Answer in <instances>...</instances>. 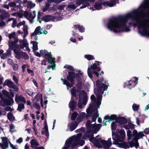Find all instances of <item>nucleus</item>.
<instances>
[{
  "label": "nucleus",
  "instance_id": "nucleus-1",
  "mask_svg": "<svg viewBox=\"0 0 149 149\" xmlns=\"http://www.w3.org/2000/svg\"><path fill=\"white\" fill-rule=\"evenodd\" d=\"M97 88L95 89L94 91L97 97L96 100L95 96L93 95H92L91 97V102L90 104V106L87 110V112L89 115V112L91 111L94 108H98L101 104V101L102 95L103 94L104 91L107 88L109 84L107 81L102 79L98 80L96 81Z\"/></svg>",
  "mask_w": 149,
  "mask_h": 149
},
{
  "label": "nucleus",
  "instance_id": "nucleus-2",
  "mask_svg": "<svg viewBox=\"0 0 149 149\" xmlns=\"http://www.w3.org/2000/svg\"><path fill=\"white\" fill-rule=\"evenodd\" d=\"M17 41L15 42H13L9 43V46L10 48L13 50L15 54V57L18 59H19L22 57V54L23 52L20 51V49H23L25 48V50L29 52L30 49L28 46V43H27V40L24 39L23 40H19V42L20 43V46L15 44V43L17 42Z\"/></svg>",
  "mask_w": 149,
  "mask_h": 149
},
{
  "label": "nucleus",
  "instance_id": "nucleus-3",
  "mask_svg": "<svg viewBox=\"0 0 149 149\" xmlns=\"http://www.w3.org/2000/svg\"><path fill=\"white\" fill-rule=\"evenodd\" d=\"M77 89L75 87H73L70 90L72 97L74 96L75 99H77V95L79 93V98L78 101V106L79 108H81L82 105H85L87 100V97L86 93L83 90L80 91L82 88V85L81 82H79L77 85Z\"/></svg>",
  "mask_w": 149,
  "mask_h": 149
},
{
  "label": "nucleus",
  "instance_id": "nucleus-4",
  "mask_svg": "<svg viewBox=\"0 0 149 149\" xmlns=\"http://www.w3.org/2000/svg\"><path fill=\"white\" fill-rule=\"evenodd\" d=\"M97 109L94 108L91 111L89 112V114H91L90 116L91 115V113L92 111H93V112L94 113V114L92 118L93 121L91 122L90 120H88L86 123V126L88 132H91L96 133L98 131L101 126L100 124L96 125L95 123L96 118L99 116L97 110ZM87 113L88 116H90L88 113Z\"/></svg>",
  "mask_w": 149,
  "mask_h": 149
},
{
  "label": "nucleus",
  "instance_id": "nucleus-5",
  "mask_svg": "<svg viewBox=\"0 0 149 149\" xmlns=\"http://www.w3.org/2000/svg\"><path fill=\"white\" fill-rule=\"evenodd\" d=\"M82 135V134L81 133H79L77 136H73L68 139L66 141L65 145L63 149H67L70 146L72 147L77 146L78 144H79L81 146L83 145L84 143V141L80 139Z\"/></svg>",
  "mask_w": 149,
  "mask_h": 149
},
{
  "label": "nucleus",
  "instance_id": "nucleus-6",
  "mask_svg": "<svg viewBox=\"0 0 149 149\" xmlns=\"http://www.w3.org/2000/svg\"><path fill=\"white\" fill-rule=\"evenodd\" d=\"M75 78H76L77 79L79 80L80 77L77 74H75L73 72H69L68 75L67 77L66 78L70 82V84L66 80L63 79L62 78H61V80L62 81L64 84H65L68 87H71L74 84V79Z\"/></svg>",
  "mask_w": 149,
  "mask_h": 149
},
{
  "label": "nucleus",
  "instance_id": "nucleus-7",
  "mask_svg": "<svg viewBox=\"0 0 149 149\" xmlns=\"http://www.w3.org/2000/svg\"><path fill=\"white\" fill-rule=\"evenodd\" d=\"M40 53L42 56L46 57V58L47 60L49 63L51 64L50 67L46 70L45 72L46 73L47 72H48L47 70L51 68H52V70H53V68L56 65L55 64V59L52 57L51 56V52L48 53L46 50L44 49L40 50Z\"/></svg>",
  "mask_w": 149,
  "mask_h": 149
},
{
  "label": "nucleus",
  "instance_id": "nucleus-8",
  "mask_svg": "<svg viewBox=\"0 0 149 149\" xmlns=\"http://www.w3.org/2000/svg\"><path fill=\"white\" fill-rule=\"evenodd\" d=\"M132 136L134 138L133 140L130 143V145L131 147L134 146L136 148H137L138 145V140L144 136V134L143 132H138L136 130H134L133 131Z\"/></svg>",
  "mask_w": 149,
  "mask_h": 149
},
{
  "label": "nucleus",
  "instance_id": "nucleus-9",
  "mask_svg": "<svg viewBox=\"0 0 149 149\" xmlns=\"http://www.w3.org/2000/svg\"><path fill=\"white\" fill-rule=\"evenodd\" d=\"M119 133L120 134V137L116 136V139H115L114 137V135H112L113 139L116 141V142H113V144H116L118 141L122 142V143L119 144V146L120 147H124L126 145V143L123 142L124 137L125 136V132L124 130H121L119 131Z\"/></svg>",
  "mask_w": 149,
  "mask_h": 149
},
{
  "label": "nucleus",
  "instance_id": "nucleus-10",
  "mask_svg": "<svg viewBox=\"0 0 149 149\" xmlns=\"http://www.w3.org/2000/svg\"><path fill=\"white\" fill-rule=\"evenodd\" d=\"M111 138H109L107 141H106L104 140L99 139L98 140H96L94 143L95 145L98 148H102V144L105 149H107L111 145Z\"/></svg>",
  "mask_w": 149,
  "mask_h": 149
},
{
  "label": "nucleus",
  "instance_id": "nucleus-11",
  "mask_svg": "<svg viewBox=\"0 0 149 149\" xmlns=\"http://www.w3.org/2000/svg\"><path fill=\"white\" fill-rule=\"evenodd\" d=\"M111 138H109L107 141H106L104 140L99 139L98 140H96L94 143L95 145L98 148H102V144L105 149H107L111 145Z\"/></svg>",
  "mask_w": 149,
  "mask_h": 149
},
{
  "label": "nucleus",
  "instance_id": "nucleus-12",
  "mask_svg": "<svg viewBox=\"0 0 149 149\" xmlns=\"http://www.w3.org/2000/svg\"><path fill=\"white\" fill-rule=\"evenodd\" d=\"M118 2V0H111L110 2L107 1L104 3L102 2L97 3L94 6V8L97 10H100L102 9V5H106L109 7H112Z\"/></svg>",
  "mask_w": 149,
  "mask_h": 149
},
{
  "label": "nucleus",
  "instance_id": "nucleus-13",
  "mask_svg": "<svg viewBox=\"0 0 149 149\" xmlns=\"http://www.w3.org/2000/svg\"><path fill=\"white\" fill-rule=\"evenodd\" d=\"M105 120H106L105 121V122H109L112 120H115V121L111 123V128L112 130H114L116 128V125L115 124V122L117 121V118L115 115H112L111 116H106L104 117Z\"/></svg>",
  "mask_w": 149,
  "mask_h": 149
},
{
  "label": "nucleus",
  "instance_id": "nucleus-14",
  "mask_svg": "<svg viewBox=\"0 0 149 149\" xmlns=\"http://www.w3.org/2000/svg\"><path fill=\"white\" fill-rule=\"evenodd\" d=\"M36 13L35 11H33L32 13L25 11L24 13V16L31 23H33V20L36 16Z\"/></svg>",
  "mask_w": 149,
  "mask_h": 149
},
{
  "label": "nucleus",
  "instance_id": "nucleus-15",
  "mask_svg": "<svg viewBox=\"0 0 149 149\" xmlns=\"http://www.w3.org/2000/svg\"><path fill=\"white\" fill-rule=\"evenodd\" d=\"M25 22L24 21H23L22 22H20L19 23L16 25L17 27H19L22 25L24 26L23 28V31L24 35L23 36L24 39L27 35L28 34V27L27 25H24Z\"/></svg>",
  "mask_w": 149,
  "mask_h": 149
},
{
  "label": "nucleus",
  "instance_id": "nucleus-16",
  "mask_svg": "<svg viewBox=\"0 0 149 149\" xmlns=\"http://www.w3.org/2000/svg\"><path fill=\"white\" fill-rule=\"evenodd\" d=\"M4 85L7 86L8 87L13 88L15 91H17L18 88L15 85L14 83L12 81L9 79L6 80L4 83Z\"/></svg>",
  "mask_w": 149,
  "mask_h": 149
},
{
  "label": "nucleus",
  "instance_id": "nucleus-17",
  "mask_svg": "<svg viewBox=\"0 0 149 149\" xmlns=\"http://www.w3.org/2000/svg\"><path fill=\"white\" fill-rule=\"evenodd\" d=\"M2 142L0 143V146L2 149L8 148V139L6 137H1Z\"/></svg>",
  "mask_w": 149,
  "mask_h": 149
},
{
  "label": "nucleus",
  "instance_id": "nucleus-18",
  "mask_svg": "<svg viewBox=\"0 0 149 149\" xmlns=\"http://www.w3.org/2000/svg\"><path fill=\"white\" fill-rule=\"evenodd\" d=\"M76 4L77 6L82 4V6L80 7L81 9L85 8L89 5V3L86 1V0H78L76 1Z\"/></svg>",
  "mask_w": 149,
  "mask_h": 149
},
{
  "label": "nucleus",
  "instance_id": "nucleus-19",
  "mask_svg": "<svg viewBox=\"0 0 149 149\" xmlns=\"http://www.w3.org/2000/svg\"><path fill=\"white\" fill-rule=\"evenodd\" d=\"M40 100V104L42 107H43L42 104L43 100L42 98V95L38 93L35 96V98L33 100V103H36L38 102Z\"/></svg>",
  "mask_w": 149,
  "mask_h": 149
},
{
  "label": "nucleus",
  "instance_id": "nucleus-20",
  "mask_svg": "<svg viewBox=\"0 0 149 149\" xmlns=\"http://www.w3.org/2000/svg\"><path fill=\"white\" fill-rule=\"evenodd\" d=\"M15 101L17 103L20 102L26 103V100L22 95H17L15 96Z\"/></svg>",
  "mask_w": 149,
  "mask_h": 149
},
{
  "label": "nucleus",
  "instance_id": "nucleus-21",
  "mask_svg": "<svg viewBox=\"0 0 149 149\" xmlns=\"http://www.w3.org/2000/svg\"><path fill=\"white\" fill-rule=\"evenodd\" d=\"M42 28H41L40 26H38L36 28L34 32L35 33L38 35L42 34H46L47 33V31L45 30L42 31Z\"/></svg>",
  "mask_w": 149,
  "mask_h": 149
},
{
  "label": "nucleus",
  "instance_id": "nucleus-22",
  "mask_svg": "<svg viewBox=\"0 0 149 149\" xmlns=\"http://www.w3.org/2000/svg\"><path fill=\"white\" fill-rule=\"evenodd\" d=\"M0 15L1 19H3L5 17H9L10 15L8 13L6 12L4 10H1L0 9Z\"/></svg>",
  "mask_w": 149,
  "mask_h": 149
},
{
  "label": "nucleus",
  "instance_id": "nucleus-23",
  "mask_svg": "<svg viewBox=\"0 0 149 149\" xmlns=\"http://www.w3.org/2000/svg\"><path fill=\"white\" fill-rule=\"evenodd\" d=\"M95 74L96 76L98 77L99 76V73L96 71H93V72L91 71V69L90 68H88V74L89 77L91 78H92V73Z\"/></svg>",
  "mask_w": 149,
  "mask_h": 149
},
{
  "label": "nucleus",
  "instance_id": "nucleus-24",
  "mask_svg": "<svg viewBox=\"0 0 149 149\" xmlns=\"http://www.w3.org/2000/svg\"><path fill=\"white\" fill-rule=\"evenodd\" d=\"M56 17L54 16L47 15L42 18V20L45 22H47L55 19Z\"/></svg>",
  "mask_w": 149,
  "mask_h": 149
},
{
  "label": "nucleus",
  "instance_id": "nucleus-25",
  "mask_svg": "<svg viewBox=\"0 0 149 149\" xmlns=\"http://www.w3.org/2000/svg\"><path fill=\"white\" fill-rule=\"evenodd\" d=\"M31 146L33 148H35L37 147L39 145V143L37 141L34 139H32L30 142Z\"/></svg>",
  "mask_w": 149,
  "mask_h": 149
},
{
  "label": "nucleus",
  "instance_id": "nucleus-26",
  "mask_svg": "<svg viewBox=\"0 0 149 149\" xmlns=\"http://www.w3.org/2000/svg\"><path fill=\"white\" fill-rule=\"evenodd\" d=\"M78 123L77 122H75L69 125L70 127V130L72 131L74 130L77 126Z\"/></svg>",
  "mask_w": 149,
  "mask_h": 149
},
{
  "label": "nucleus",
  "instance_id": "nucleus-27",
  "mask_svg": "<svg viewBox=\"0 0 149 149\" xmlns=\"http://www.w3.org/2000/svg\"><path fill=\"white\" fill-rule=\"evenodd\" d=\"M72 97V98L71 99V101L70 102L69 106V107L72 109H73L75 105H76V103L74 102V100L73 99Z\"/></svg>",
  "mask_w": 149,
  "mask_h": 149
},
{
  "label": "nucleus",
  "instance_id": "nucleus-28",
  "mask_svg": "<svg viewBox=\"0 0 149 149\" xmlns=\"http://www.w3.org/2000/svg\"><path fill=\"white\" fill-rule=\"evenodd\" d=\"M10 104L8 100H5L3 98H1V100L0 101V105L4 106L5 105H10Z\"/></svg>",
  "mask_w": 149,
  "mask_h": 149
},
{
  "label": "nucleus",
  "instance_id": "nucleus-29",
  "mask_svg": "<svg viewBox=\"0 0 149 149\" xmlns=\"http://www.w3.org/2000/svg\"><path fill=\"white\" fill-rule=\"evenodd\" d=\"M134 79L135 80L134 81V83L135 84V85H136L138 82V79L135 77H134L131 79L129 81V84H128V85L129 86H131L132 85V83H130V82H131V83H133V81Z\"/></svg>",
  "mask_w": 149,
  "mask_h": 149
},
{
  "label": "nucleus",
  "instance_id": "nucleus-30",
  "mask_svg": "<svg viewBox=\"0 0 149 149\" xmlns=\"http://www.w3.org/2000/svg\"><path fill=\"white\" fill-rule=\"evenodd\" d=\"M11 54L10 51L9 49L7 50L6 52L4 53H3L1 56V58L2 59H4L8 55H10Z\"/></svg>",
  "mask_w": 149,
  "mask_h": 149
},
{
  "label": "nucleus",
  "instance_id": "nucleus-31",
  "mask_svg": "<svg viewBox=\"0 0 149 149\" xmlns=\"http://www.w3.org/2000/svg\"><path fill=\"white\" fill-rule=\"evenodd\" d=\"M86 114L85 113L83 112L79 116L77 120L79 123L81 120L82 119L86 116Z\"/></svg>",
  "mask_w": 149,
  "mask_h": 149
},
{
  "label": "nucleus",
  "instance_id": "nucleus-32",
  "mask_svg": "<svg viewBox=\"0 0 149 149\" xmlns=\"http://www.w3.org/2000/svg\"><path fill=\"white\" fill-rule=\"evenodd\" d=\"M31 43L33 44V49L34 51H36L38 49V42L34 41H32Z\"/></svg>",
  "mask_w": 149,
  "mask_h": 149
},
{
  "label": "nucleus",
  "instance_id": "nucleus-33",
  "mask_svg": "<svg viewBox=\"0 0 149 149\" xmlns=\"http://www.w3.org/2000/svg\"><path fill=\"white\" fill-rule=\"evenodd\" d=\"M8 118L11 122H13L15 120V117L11 113H9L8 114Z\"/></svg>",
  "mask_w": 149,
  "mask_h": 149
},
{
  "label": "nucleus",
  "instance_id": "nucleus-34",
  "mask_svg": "<svg viewBox=\"0 0 149 149\" xmlns=\"http://www.w3.org/2000/svg\"><path fill=\"white\" fill-rule=\"evenodd\" d=\"M91 68L93 70H97V71L99 72L100 70V68L97 66L96 63H94L93 65H91Z\"/></svg>",
  "mask_w": 149,
  "mask_h": 149
},
{
  "label": "nucleus",
  "instance_id": "nucleus-35",
  "mask_svg": "<svg viewBox=\"0 0 149 149\" xmlns=\"http://www.w3.org/2000/svg\"><path fill=\"white\" fill-rule=\"evenodd\" d=\"M74 27L76 29H79L81 32H82L84 31V28L82 26L80 27V26L79 25H75L74 26Z\"/></svg>",
  "mask_w": 149,
  "mask_h": 149
},
{
  "label": "nucleus",
  "instance_id": "nucleus-36",
  "mask_svg": "<svg viewBox=\"0 0 149 149\" xmlns=\"http://www.w3.org/2000/svg\"><path fill=\"white\" fill-rule=\"evenodd\" d=\"M37 35L38 34L35 33L34 32L32 33L31 34V36L32 39L33 40H37L38 38V36H37Z\"/></svg>",
  "mask_w": 149,
  "mask_h": 149
},
{
  "label": "nucleus",
  "instance_id": "nucleus-37",
  "mask_svg": "<svg viewBox=\"0 0 149 149\" xmlns=\"http://www.w3.org/2000/svg\"><path fill=\"white\" fill-rule=\"evenodd\" d=\"M24 104L22 103H20L18 104L17 110L19 111H22V110L24 109Z\"/></svg>",
  "mask_w": 149,
  "mask_h": 149
},
{
  "label": "nucleus",
  "instance_id": "nucleus-38",
  "mask_svg": "<svg viewBox=\"0 0 149 149\" xmlns=\"http://www.w3.org/2000/svg\"><path fill=\"white\" fill-rule=\"evenodd\" d=\"M9 125L10 127V132H13L16 131V130L15 129V126L13 124L11 123Z\"/></svg>",
  "mask_w": 149,
  "mask_h": 149
},
{
  "label": "nucleus",
  "instance_id": "nucleus-39",
  "mask_svg": "<svg viewBox=\"0 0 149 149\" xmlns=\"http://www.w3.org/2000/svg\"><path fill=\"white\" fill-rule=\"evenodd\" d=\"M85 58L89 60L93 59L94 57L93 56L91 55H86L84 56Z\"/></svg>",
  "mask_w": 149,
  "mask_h": 149
},
{
  "label": "nucleus",
  "instance_id": "nucleus-40",
  "mask_svg": "<svg viewBox=\"0 0 149 149\" xmlns=\"http://www.w3.org/2000/svg\"><path fill=\"white\" fill-rule=\"evenodd\" d=\"M12 15L13 16L18 17L19 18H21L23 16L22 14L19 13H12Z\"/></svg>",
  "mask_w": 149,
  "mask_h": 149
},
{
  "label": "nucleus",
  "instance_id": "nucleus-41",
  "mask_svg": "<svg viewBox=\"0 0 149 149\" xmlns=\"http://www.w3.org/2000/svg\"><path fill=\"white\" fill-rule=\"evenodd\" d=\"M132 108L134 111H137L139 108V106L134 103L132 105Z\"/></svg>",
  "mask_w": 149,
  "mask_h": 149
},
{
  "label": "nucleus",
  "instance_id": "nucleus-42",
  "mask_svg": "<svg viewBox=\"0 0 149 149\" xmlns=\"http://www.w3.org/2000/svg\"><path fill=\"white\" fill-rule=\"evenodd\" d=\"M37 103V102L33 103V107L36 109L39 110L40 109V107L39 104H38Z\"/></svg>",
  "mask_w": 149,
  "mask_h": 149
},
{
  "label": "nucleus",
  "instance_id": "nucleus-43",
  "mask_svg": "<svg viewBox=\"0 0 149 149\" xmlns=\"http://www.w3.org/2000/svg\"><path fill=\"white\" fill-rule=\"evenodd\" d=\"M16 36L15 33V32H13L10 34H8V38L10 39H11L12 38H13L15 37Z\"/></svg>",
  "mask_w": 149,
  "mask_h": 149
},
{
  "label": "nucleus",
  "instance_id": "nucleus-44",
  "mask_svg": "<svg viewBox=\"0 0 149 149\" xmlns=\"http://www.w3.org/2000/svg\"><path fill=\"white\" fill-rule=\"evenodd\" d=\"M78 114L77 112H74L72 115L71 119L72 120H74L76 118V117L78 116Z\"/></svg>",
  "mask_w": 149,
  "mask_h": 149
},
{
  "label": "nucleus",
  "instance_id": "nucleus-45",
  "mask_svg": "<svg viewBox=\"0 0 149 149\" xmlns=\"http://www.w3.org/2000/svg\"><path fill=\"white\" fill-rule=\"evenodd\" d=\"M64 68H66L67 69H68L69 70H74V69L73 67L72 66L70 65H66L64 66Z\"/></svg>",
  "mask_w": 149,
  "mask_h": 149
},
{
  "label": "nucleus",
  "instance_id": "nucleus-46",
  "mask_svg": "<svg viewBox=\"0 0 149 149\" xmlns=\"http://www.w3.org/2000/svg\"><path fill=\"white\" fill-rule=\"evenodd\" d=\"M44 131L45 132L46 136L48 137L49 136V134L48 131L47 127H44Z\"/></svg>",
  "mask_w": 149,
  "mask_h": 149
},
{
  "label": "nucleus",
  "instance_id": "nucleus-47",
  "mask_svg": "<svg viewBox=\"0 0 149 149\" xmlns=\"http://www.w3.org/2000/svg\"><path fill=\"white\" fill-rule=\"evenodd\" d=\"M127 135L128 137V139H130L132 136V132L130 130H128L127 133Z\"/></svg>",
  "mask_w": 149,
  "mask_h": 149
},
{
  "label": "nucleus",
  "instance_id": "nucleus-48",
  "mask_svg": "<svg viewBox=\"0 0 149 149\" xmlns=\"http://www.w3.org/2000/svg\"><path fill=\"white\" fill-rule=\"evenodd\" d=\"M22 54V57L24 59H27L29 58V56L24 52H23Z\"/></svg>",
  "mask_w": 149,
  "mask_h": 149
},
{
  "label": "nucleus",
  "instance_id": "nucleus-49",
  "mask_svg": "<svg viewBox=\"0 0 149 149\" xmlns=\"http://www.w3.org/2000/svg\"><path fill=\"white\" fill-rule=\"evenodd\" d=\"M27 71L28 73L31 76H33L34 75L33 72L32 70L29 69H27Z\"/></svg>",
  "mask_w": 149,
  "mask_h": 149
},
{
  "label": "nucleus",
  "instance_id": "nucleus-50",
  "mask_svg": "<svg viewBox=\"0 0 149 149\" xmlns=\"http://www.w3.org/2000/svg\"><path fill=\"white\" fill-rule=\"evenodd\" d=\"M68 8H71L73 9H75L77 7V6H76L74 4H72L69 5L68 6Z\"/></svg>",
  "mask_w": 149,
  "mask_h": 149
},
{
  "label": "nucleus",
  "instance_id": "nucleus-51",
  "mask_svg": "<svg viewBox=\"0 0 149 149\" xmlns=\"http://www.w3.org/2000/svg\"><path fill=\"white\" fill-rule=\"evenodd\" d=\"M17 21L15 19H13V23L12 24V27H14L16 26Z\"/></svg>",
  "mask_w": 149,
  "mask_h": 149
},
{
  "label": "nucleus",
  "instance_id": "nucleus-52",
  "mask_svg": "<svg viewBox=\"0 0 149 149\" xmlns=\"http://www.w3.org/2000/svg\"><path fill=\"white\" fill-rule=\"evenodd\" d=\"M9 6L13 7H16L17 6H16V4L14 2H12L10 3L9 4Z\"/></svg>",
  "mask_w": 149,
  "mask_h": 149
},
{
  "label": "nucleus",
  "instance_id": "nucleus-53",
  "mask_svg": "<svg viewBox=\"0 0 149 149\" xmlns=\"http://www.w3.org/2000/svg\"><path fill=\"white\" fill-rule=\"evenodd\" d=\"M28 5L31 8H32L35 6V4L33 3L31 1H29L28 2Z\"/></svg>",
  "mask_w": 149,
  "mask_h": 149
},
{
  "label": "nucleus",
  "instance_id": "nucleus-54",
  "mask_svg": "<svg viewBox=\"0 0 149 149\" xmlns=\"http://www.w3.org/2000/svg\"><path fill=\"white\" fill-rule=\"evenodd\" d=\"M13 69L15 70H17L18 68V66L17 64H13Z\"/></svg>",
  "mask_w": 149,
  "mask_h": 149
},
{
  "label": "nucleus",
  "instance_id": "nucleus-55",
  "mask_svg": "<svg viewBox=\"0 0 149 149\" xmlns=\"http://www.w3.org/2000/svg\"><path fill=\"white\" fill-rule=\"evenodd\" d=\"M13 79L14 81L15 82L16 84H17L18 82V79L16 76L15 75H13Z\"/></svg>",
  "mask_w": 149,
  "mask_h": 149
},
{
  "label": "nucleus",
  "instance_id": "nucleus-56",
  "mask_svg": "<svg viewBox=\"0 0 149 149\" xmlns=\"http://www.w3.org/2000/svg\"><path fill=\"white\" fill-rule=\"evenodd\" d=\"M27 93L29 95H31L33 93V92L31 90H27Z\"/></svg>",
  "mask_w": 149,
  "mask_h": 149
},
{
  "label": "nucleus",
  "instance_id": "nucleus-57",
  "mask_svg": "<svg viewBox=\"0 0 149 149\" xmlns=\"http://www.w3.org/2000/svg\"><path fill=\"white\" fill-rule=\"evenodd\" d=\"M3 94L6 96L8 97L9 95L8 93L6 91H2Z\"/></svg>",
  "mask_w": 149,
  "mask_h": 149
},
{
  "label": "nucleus",
  "instance_id": "nucleus-58",
  "mask_svg": "<svg viewBox=\"0 0 149 149\" xmlns=\"http://www.w3.org/2000/svg\"><path fill=\"white\" fill-rule=\"evenodd\" d=\"M128 125L129 126V127L131 129H133L134 128V125L130 123H128Z\"/></svg>",
  "mask_w": 149,
  "mask_h": 149
},
{
  "label": "nucleus",
  "instance_id": "nucleus-59",
  "mask_svg": "<svg viewBox=\"0 0 149 149\" xmlns=\"http://www.w3.org/2000/svg\"><path fill=\"white\" fill-rule=\"evenodd\" d=\"M33 129L34 131L35 134L36 135H37V131L36 127L33 126Z\"/></svg>",
  "mask_w": 149,
  "mask_h": 149
},
{
  "label": "nucleus",
  "instance_id": "nucleus-60",
  "mask_svg": "<svg viewBox=\"0 0 149 149\" xmlns=\"http://www.w3.org/2000/svg\"><path fill=\"white\" fill-rule=\"evenodd\" d=\"M136 122L137 125H138L140 126V121L139 120V118L138 117H136Z\"/></svg>",
  "mask_w": 149,
  "mask_h": 149
},
{
  "label": "nucleus",
  "instance_id": "nucleus-61",
  "mask_svg": "<svg viewBox=\"0 0 149 149\" xmlns=\"http://www.w3.org/2000/svg\"><path fill=\"white\" fill-rule=\"evenodd\" d=\"M144 133L146 134L149 133V128H146L145 129L144 131Z\"/></svg>",
  "mask_w": 149,
  "mask_h": 149
},
{
  "label": "nucleus",
  "instance_id": "nucleus-62",
  "mask_svg": "<svg viewBox=\"0 0 149 149\" xmlns=\"http://www.w3.org/2000/svg\"><path fill=\"white\" fill-rule=\"evenodd\" d=\"M22 138H20L17 140V142L19 143H20L22 142Z\"/></svg>",
  "mask_w": 149,
  "mask_h": 149
},
{
  "label": "nucleus",
  "instance_id": "nucleus-63",
  "mask_svg": "<svg viewBox=\"0 0 149 149\" xmlns=\"http://www.w3.org/2000/svg\"><path fill=\"white\" fill-rule=\"evenodd\" d=\"M5 25V23L3 21H1L0 22V27L4 26Z\"/></svg>",
  "mask_w": 149,
  "mask_h": 149
},
{
  "label": "nucleus",
  "instance_id": "nucleus-64",
  "mask_svg": "<svg viewBox=\"0 0 149 149\" xmlns=\"http://www.w3.org/2000/svg\"><path fill=\"white\" fill-rule=\"evenodd\" d=\"M10 145L11 147L12 148V149H17V147L13 146V145L10 143Z\"/></svg>",
  "mask_w": 149,
  "mask_h": 149
}]
</instances>
